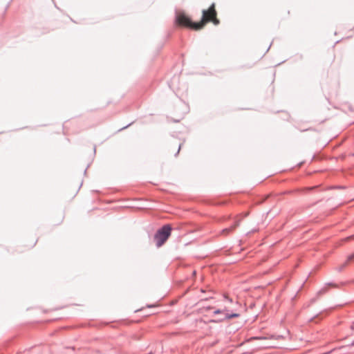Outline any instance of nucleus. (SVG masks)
<instances>
[{
	"label": "nucleus",
	"instance_id": "f257e3e1",
	"mask_svg": "<svg viewBox=\"0 0 354 354\" xmlns=\"http://www.w3.org/2000/svg\"><path fill=\"white\" fill-rule=\"evenodd\" d=\"M217 13L215 9V4L212 3L207 10H203V16L201 21L197 22L196 28L202 29L205 25L211 21L214 25L219 24V20L216 17Z\"/></svg>",
	"mask_w": 354,
	"mask_h": 354
},
{
	"label": "nucleus",
	"instance_id": "7ed1b4c3",
	"mask_svg": "<svg viewBox=\"0 0 354 354\" xmlns=\"http://www.w3.org/2000/svg\"><path fill=\"white\" fill-rule=\"evenodd\" d=\"M176 22L180 26L189 28L195 30H200L199 28H196L197 22H193L191 19L183 12H179L176 15Z\"/></svg>",
	"mask_w": 354,
	"mask_h": 354
},
{
	"label": "nucleus",
	"instance_id": "39448f33",
	"mask_svg": "<svg viewBox=\"0 0 354 354\" xmlns=\"http://www.w3.org/2000/svg\"><path fill=\"white\" fill-rule=\"evenodd\" d=\"M238 225H239V222H236L234 225H233L230 227L224 229L222 231V234H227L232 232Z\"/></svg>",
	"mask_w": 354,
	"mask_h": 354
},
{
	"label": "nucleus",
	"instance_id": "0eeeda50",
	"mask_svg": "<svg viewBox=\"0 0 354 354\" xmlns=\"http://www.w3.org/2000/svg\"><path fill=\"white\" fill-rule=\"evenodd\" d=\"M212 308H213L212 307L209 306V307H207V308H206V310H210V309H212Z\"/></svg>",
	"mask_w": 354,
	"mask_h": 354
},
{
	"label": "nucleus",
	"instance_id": "423d86ee",
	"mask_svg": "<svg viewBox=\"0 0 354 354\" xmlns=\"http://www.w3.org/2000/svg\"><path fill=\"white\" fill-rule=\"evenodd\" d=\"M353 259H354V253L348 257L347 261L345 263V264L348 263L349 261H352Z\"/></svg>",
	"mask_w": 354,
	"mask_h": 354
},
{
	"label": "nucleus",
	"instance_id": "20e7f679",
	"mask_svg": "<svg viewBox=\"0 0 354 354\" xmlns=\"http://www.w3.org/2000/svg\"><path fill=\"white\" fill-rule=\"evenodd\" d=\"M224 314L225 315V319H232V318H234V317H239V314L238 313H232V314H230L229 313V310L227 309V308H225L223 310H216L214 312V315H218V314Z\"/></svg>",
	"mask_w": 354,
	"mask_h": 354
},
{
	"label": "nucleus",
	"instance_id": "f03ea898",
	"mask_svg": "<svg viewBox=\"0 0 354 354\" xmlns=\"http://www.w3.org/2000/svg\"><path fill=\"white\" fill-rule=\"evenodd\" d=\"M171 227L165 225L157 231L154 236V240L157 247L162 246L171 235Z\"/></svg>",
	"mask_w": 354,
	"mask_h": 354
},
{
	"label": "nucleus",
	"instance_id": "6e6552de",
	"mask_svg": "<svg viewBox=\"0 0 354 354\" xmlns=\"http://www.w3.org/2000/svg\"><path fill=\"white\" fill-rule=\"evenodd\" d=\"M229 301H230V303L232 302V299H229Z\"/></svg>",
	"mask_w": 354,
	"mask_h": 354
}]
</instances>
